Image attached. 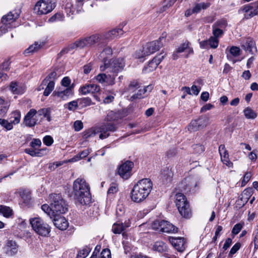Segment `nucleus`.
<instances>
[{
	"mask_svg": "<svg viewBox=\"0 0 258 258\" xmlns=\"http://www.w3.org/2000/svg\"><path fill=\"white\" fill-rule=\"evenodd\" d=\"M152 187V182L150 179L144 178L139 180L132 190V200L137 203L144 201L148 197Z\"/></svg>",
	"mask_w": 258,
	"mask_h": 258,
	"instance_id": "1",
	"label": "nucleus"
},
{
	"mask_svg": "<svg viewBox=\"0 0 258 258\" xmlns=\"http://www.w3.org/2000/svg\"><path fill=\"white\" fill-rule=\"evenodd\" d=\"M73 193L75 198L81 204L87 205L90 203V187L84 179L79 178L74 181Z\"/></svg>",
	"mask_w": 258,
	"mask_h": 258,
	"instance_id": "2",
	"label": "nucleus"
},
{
	"mask_svg": "<svg viewBox=\"0 0 258 258\" xmlns=\"http://www.w3.org/2000/svg\"><path fill=\"white\" fill-rule=\"evenodd\" d=\"M96 44L99 47L104 45V42L102 40V34H95L84 37L76 41L75 43L72 44L70 47L72 49L77 48H83L85 47H92Z\"/></svg>",
	"mask_w": 258,
	"mask_h": 258,
	"instance_id": "3",
	"label": "nucleus"
},
{
	"mask_svg": "<svg viewBox=\"0 0 258 258\" xmlns=\"http://www.w3.org/2000/svg\"><path fill=\"white\" fill-rule=\"evenodd\" d=\"M166 36V33L164 32L162 34V35L160 37L159 40L147 43L145 46H144L142 50H139L136 52V57L139 58H143L158 50L165 43V38Z\"/></svg>",
	"mask_w": 258,
	"mask_h": 258,
	"instance_id": "4",
	"label": "nucleus"
},
{
	"mask_svg": "<svg viewBox=\"0 0 258 258\" xmlns=\"http://www.w3.org/2000/svg\"><path fill=\"white\" fill-rule=\"evenodd\" d=\"M115 130V127L113 124L111 123H104L99 127H95L85 131L83 133V138L87 139L100 133L99 138L104 139L109 136V134L107 133L108 132H114Z\"/></svg>",
	"mask_w": 258,
	"mask_h": 258,
	"instance_id": "5",
	"label": "nucleus"
},
{
	"mask_svg": "<svg viewBox=\"0 0 258 258\" xmlns=\"http://www.w3.org/2000/svg\"><path fill=\"white\" fill-rule=\"evenodd\" d=\"M50 200L53 216L63 214L68 211V205L60 194H51Z\"/></svg>",
	"mask_w": 258,
	"mask_h": 258,
	"instance_id": "6",
	"label": "nucleus"
},
{
	"mask_svg": "<svg viewBox=\"0 0 258 258\" xmlns=\"http://www.w3.org/2000/svg\"><path fill=\"white\" fill-rule=\"evenodd\" d=\"M175 203L180 215L186 218H189L191 212L185 197L181 193L176 194Z\"/></svg>",
	"mask_w": 258,
	"mask_h": 258,
	"instance_id": "7",
	"label": "nucleus"
},
{
	"mask_svg": "<svg viewBox=\"0 0 258 258\" xmlns=\"http://www.w3.org/2000/svg\"><path fill=\"white\" fill-rule=\"evenodd\" d=\"M56 6L55 0H40L35 5L34 11L39 15L51 12Z\"/></svg>",
	"mask_w": 258,
	"mask_h": 258,
	"instance_id": "8",
	"label": "nucleus"
},
{
	"mask_svg": "<svg viewBox=\"0 0 258 258\" xmlns=\"http://www.w3.org/2000/svg\"><path fill=\"white\" fill-rule=\"evenodd\" d=\"M30 223L33 230L41 236H46L50 231L49 225L39 217L30 219Z\"/></svg>",
	"mask_w": 258,
	"mask_h": 258,
	"instance_id": "9",
	"label": "nucleus"
},
{
	"mask_svg": "<svg viewBox=\"0 0 258 258\" xmlns=\"http://www.w3.org/2000/svg\"><path fill=\"white\" fill-rule=\"evenodd\" d=\"M124 66L125 64L123 58H114L108 62L105 61L104 68H103L102 67H101V69L102 71L108 69L109 72L117 74L123 70Z\"/></svg>",
	"mask_w": 258,
	"mask_h": 258,
	"instance_id": "10",
	"label": "nucleus"
},
{
	"mask_svg": "<svg viewBox=\"0 0 258 258\" xmlns=\"http://www.w3.org/2000/svg\"><path fill=\"white\" fill-rule=\"evenodd\" d=\"M153 229L159 232L176 233L178 228L170 222L164 220H156L152 224Z\"/></svg>",
	"mask_w": 258,
	"mask_h": 258,
	"instance_id": "11",
	"label": "nucleus"
},
{
	"mask_svg": "<svg viewBox=\"0 0 258 258\" xmlns=\"http://www.w3.org/2000/svg\"><path fill=\"white\" fill-rule=\"evenodd\" d=\"M19 11L14 10L11 11L7 15L4 16L2 18V23L8 25L9 27H15L16 25L14 23L19 17Z\"/></svg>",
	"mask_w": 258,
	"mask_h": 258,
	"instance_id": "12",
	"label": "nucleus"
},
{
	"mask_svg": "<svg viewBox=\"0 0 258 258\" xmlns=\"http://www.w3.org/2000/svg\"><path fill=\"white\" fill-rule=\"evenodd\" d=\"M165 54L163 53L156 55L151 61H150L147 66H145L143 70V72L145 74L149 73L154 71L164 58Z\"/></svg>",
	"mask_w": 258,
	"mask_h": 258,
	"instance_id": "13",
	"label": "nucleus"
},
{
	"mask_svg": "<svg viewBox=\"0 0 258 258\" xmlns=\"http://www.w3.org/2000/svg\"><path fill=\"white\" fill-rule=\"evenodd\" d=\"M133 166L134 163L129 161L122 164L118 170V173L120 177L125 179H128L131 175V170Z\"/></svg>",
	"mask_w": 258,
	"mask_h": 258,
	"instance_id": "14",
	"label": "nucleus"
},
{
	"mask_svg": "<svg viewBox=\"0 0 258 258\" xmlns=\"http://www.w3.org/2000/svg\"><path fill=\"white\" fill-rule=\"evenodd\" d=\"M37 111L35 109H31L26 114L23 120V123L28 127H33L36 124L38 119L36 118Z\"/></svg>",
	"mask_w": 258,
	"mask_h": 258,
	"instance_id": "15",
	"label": "nucleus"
},
{
	"mask_svg": "<svg viewBox=\"0 0 258 258\" xmlns=\"http://www.w3.org/2000/svg\"><path fill=\"white\" fill-rule=\"evenodd\" d=\"M242 10L244 13V17L246 19L258 15V9L253 3L244 6Z\"/></svg>",
	"mask_w": 258,
	"mask_h": 258,
	"instance_id": "16",
	"label": "nucleus"
},
{
	"mask_svg": "<svg viewBox=\"0 0 258 258\" xmlns=\"http://www.w3.org/2000/svg\"><path fill=\"white\" fill-rule=\"evenodd\" d=\"M53 222L54 226L60 230H66L69 226V222L67 219L59 214L53 216Z\"/></svg>",
	"mask_w": 258,
	"mask_h": 258,
	"instance_id": "17",
	"label": "nucleus"
},
{
	"mask_svg": "<svg viewBox=\"0 0 258 258\" xmlns=\"http://www.w3.org/2000/svg\"><path fill=\"white\" fill-rule=\"evenodd\" d=\"M100 87L99 85L95 84H86L81 86L79 91L83 95H86L89 93L94 94L99 92Z\"/></svg>",
	"mask_w": 258,
	"mask_h": 258,
	"instance_id": "18",
	"label": "nucleus"
},
{
	"mask_svg": "<svg viewBox=\"0 0 258 258\" xmlns=\"http://www.w3.org/2000/svg\"><path fill=\"white\" fill-rule=\"evenodd\" d=\"M73 94L72 89L70 87H68L65 89L59 88L58 90H55L52 95L57 97L62 100H66Z\"/></svg>",
	"mask_w": 258,
	"mask_h": 258,
	"instance_id": "19",
	"label": "nucleus"
},
{
	"mask_svg": "<svg viewBox=\"0 0 258 258\" xmlns=\"http://www.w3.org/2000/svg\"><path fill=\"white\" fill-rule=\"evenodd\" d=\"M169 241L172 245L179 252H182L184 249L185 241L182 237H170Z\"/></svg>",
	"mask_w": 258,
	"mask_h": 258,
	"instance_id": "20",
	"label": "nucleus"
},
{
	"mask_svg": "<svg viewBox=\"0 0 258 258\" xmlns=\"http://www.w3.org/2000/svg\"><path fill=\"white\" fill-rule=\"evenodd\" d=\"M130 220L125 221L123 223L122 221H117L114 223L112 227V231L115 234H120L124 231L126 228L130 226Z\"/></svg>",
	"mask_w": 258,
	"mask_h": 258,
	"instance_id": "21",
	"label": "nucleus"
},
{
	"mask_svg": "<svg viewBox=\"0 0 258 258\" xmlns=\"http://www.w3.org/2000/svg\"><path fill=\"white\" fill-rule=\"evenodd\" d=\"M122 34L123 31L121 29L115 28L102 34V40L103 42L104 40H110L117 38Z\"/></svg>",
	"mask_w": 258,
	"mask_h": 258,
	"instance_id": "22",
	"label": "nucleus"
},
{
	"mask_svg": "<svg viewBox=\"0 0 258 258\" xmlns=\"http://www.w3.org/2000/svg\"><path fill=\"white\" fill-rule=\"evenodd\" d=\"M219 151L221 156V159L222 162L229 167H232L233 165V163L229 160L228 153L225 150L224 145H221L219 146Z\"/></svg>",
	"mask_w": 258,
	"mask_h": 258,
	"instance_id": "23",
	"label": "nucleus"
},
{
	"mask_svg": "<svg viewBox=\"0 0 258 258\" xmlns=\"http://www.w3.org/2000/svg\"><path fill=\"white\" fill-rule=\"evenodd\" d=\"M173 176V172L169 167H165L161 173V179L164 184H167L170 182Z\"/></svg>",
	"mask_w": 258,
	"mask_h": 258,
	"instance_id": "24",
	"label": "nucleus"
},
{
	"mask_svg": "<svg viewBox=\"0 0 258 258\" xmlns=\"http://www.w3.org/2000/svg\"><path fill=\"white\" fill-rule=\"evenodd\" d=\"M184 51L188 53L186 55V57L188 56L189 54L193 53L192 49L189 46L188 42L183 43L178 47L176 51L173 54V59H176L178 58V56L176 55V53L183 52Z\"/></svg>",
	"mask_w": 258,
	"mask_h": 258,
	"instance_id": "25",
	"label": "nucleus"
},
{
	"mask_svg": "<svg viewBox=\"0 0 258 258\" xmlns=\"http://www.w3.org/2000/svg\"><path fill=\"white\" fill-rule=\"evenodd\" d=\"M10 90L14 94H22L25 91V87L15 82H12L10 85Z\"/></svg>",
	"mask_w": 258,
	"mask_h": 258,
	"instance_id": "26",
	"label": "nucleus"
},
{
	"mask_svg": "<svg viewBox=\"0 0 258 258\" xmlns=\"http://www.w3.org/2000/svg\"><path fill=\"white\" fill-rule=\"evenodd\" d=\"M242 46L246 51H248L251 54L256 51L255 43L250 38L246 39Z\"/></svg>",
	"mask_w": 258,
	"mask_h": 258,
	"instance_id": "27",
	"label": "nucleus"
},
{
	"mask_svg": "<svg viewBox=\"0 0 258 258\" xmlns=\"http://www.w3.org/2000/svg\"><path fill=\"white\" fill-rule=\"evenodd\" d=\"M5 249L6 252L10 255L15 254L17 252V245L15 241L8 240L5 245Z\"/></svg>",
	"mask_w": 258,
	"mask_h": 258,
	"instance_id": "28",
	"label": "nucleus"
},
{
	"mask_svg": "<svg viewBox=\"0 0 258 258\" xmlns=\"http://www.w3.org/2000/svg\"><path fill=\"white\" fill-rule=\"evenodd\" d=\"M21 117V112L19 111L16 110L12 112L9 115L8 118L12 125H15L20 123Z\"/></svg>",
	"mask_w": 258,
	"mask_h": 258,
	"instance_id": "29",
	"label": "nucleus"
},
{
	"mask_svg": "<svg viewBox=\"0 0 258 258\" xmlns=\"http://www.w3.org/2000/svg\"><path fill=\"white\" fill-rule=\"evenodd\" d=\"M78 5L76 8L74 6L71 0H67L65 5V10L67 14L71 16V15H74L76 13H79L77 11Z\"/></svg>",
	"mask_w": 258,
	"mask_h": 258,
	"instance_id": "30",
	"label": "nucleus"
},
{
	"mask_svg": "<svg viewBox=\"0 0 258 258\" xmlns=\"http://www.w3.org/2000/svg\"><path fill=\"white\" fill-rule=\"evenodd\" d=\"M148 89H149L150 91L152 89V87L150 86H147L145 87L143 89H140L137 93L133 95L131 98L130 100L131 101H134L136 99H140L144 97V95L147 92Z\"/></svg>",
	"mask_w": 258,
	"mask_h": 258,
	"instance_id": "31",
	"label": "nucleus"
},
{
	"mask_svg": "<svg viewBox=\"0 0 258 258\" xmlns=\"http://www.w3.org/2000/svg\"><path fill=\"white\" fill-rule=\"evenodd\" d=\"M230 53L231 55H227L228 58L232 61L233 63H235L237 61H240V60H236L233 58L232 56L237 57L240 55L241 50L238 47L232 46L230 49Z\"/></svg>",
	"mask_w": 258,
	"mask_h": 258,
	"instance_id": "32",
	"label": "nucleus"
},
{
	"mask_svg": "<svg viewBox=\"0 0 258 258\" xmlns=\"http://www.w3.org/2000/svg\"><path fill=\"white\" fill-rule=\"evenodd\" d=\"M152 249L159 252H164L167 251V247L163 242L157 241L153 245Z\"/></svg>",
	"mask_w": 258,
	"mask_h": 258,
	"instance_id": "33",
	"label": "nucleus"
},
{
	"mask_svg": "<svg viewBox=\"0 0 258 258\" xmlns=\"http://www.w3.org/2000/svg\"><path fill=\"white\" fill-rule=\"evenodd\" d=\"M112 51L110 47L106 46L103 50L102 51L100 54V57L102 59L104 63L105 64V61L107 62V59L111 56Z\"/></svg>",
	"mask_w": 258,
	"mask_h": 258,
	"instance_id": "34",
	"label": "nucleus"
},
{
	"mask_svg": "<svg viewBox=\"0 0 258 258\" xmlns=\"http://www.w3.org/2000/svg\"><path fill=\"white\" fill-rule=\"evenodd\" d=\"M43 45L44 43L43 42L39 43L38 42H36L34 44L30 46L29 48L25 50V53H29L37 51Z\"/></svg>",
	"mask_w": 258,
	"mask_h": 258,
	"instance_id": "35",
	"label": "nucleus"
},
{
	"mask_svg": "<svg viewBox=\"0 0 258 258\" xmlns=\"http://www.w3.org/2000/svg\"><path fill=\"white\" fill-rule=\"evenodd\" d=\"M46 149H37V148L26 149L25 152L33 157L41 156V152L46 151Z\"/></svg>",
	"mask_w": 258,
	"mask_h": 258,
	"instance_id": "36",
	"label": "nucleus"
},
{
	"mask_svg": "<svg viewBox=\"0 0 258 258\" xmlns=\"http://www.w3.org/2000/svg\"><path fill=\"white\" fill-rule=\"evenodd\" d=\"M200 128L205 127L208 123L209 117L206 115H202L196 119Z\"/></svg>",
	"mask_w": 258,
	"mask_h": 258,
	"instance_id": "37",
	"label": "nucleus"
},
{
	"mask_svg": "<svg viewBox=\"0 0 258 258\" xmlns=\"http://www.w3.org/2000/svg\"><path fill=\"white\" fill-rule=\"evenodd\" d=\"M139 83L137 81H133L130 83L128 87L125 89L124 92L133 93L136 89H139Z\"/></svg>",
	"mask_w": 258,
	"mask_h": 258,
	"instance_id": "38",
	"label": "nucleus"
},
{
	"mask_svg": "<svg viewBox=\"0 0 258 258\" xmlns=\"http://www.w3.org/2000/svg\"><path fill=\"white\" fill-rule=\"evenodd\" d=\"M0 213L6 217H9L12 215L13 211L9 207L1 205L0 206Z\"/></svg>",
	"mask_w": 258,
	"mask_h": 258,
	"instance_id": "39",
	"label": "nucleus"
},
{
	"mask_svg": "<svg viewBox=\"0 0 258 258\" xmlns=\"http://www.w3.org/2000/svg\"><path fill=\"white\" fill-rule=\"evenodd\" d=\"M79 105L81 107H85L91 105L92 103V100L89 97H84L82 98L78 99Z\"/></svg>",
	"mask_w": 258,
	"mask_h": 258,
	"instance_id": "40",
	"label": "nucleus"
},
{
	"mask_svg": "<svg viewBox=\"0 0 258 258\" xmlns=\"http://www.w3.org/2000/svg\"><path fill=\"white\" fill-rule=\"evenodd\" d=\"M0 125L4 128H5L7 131H11L13 128V126L12 125L11 122L9 120V119H5L4 118H0Z\"/></svg>",
	"mask_w": 258,
	"mask_h": 258,
	"instance_id": "41",
	"label": "nucleus"
},
{
	"mask_svg": "<svg viewBox=\"0 0 258 258\" xmlns=\"http://www.w3.org/2000/svg\"><path fill=\"white\" fill-rule=\"evenodd\" d=\"M47 86L43 92V95L48 96L53 91L54 88V82L53 80H50L49 82L46 83Z\"/></svg>",
	"mask_w": 258,
	"mask_h": 258,
	"instance_id": "42",
	"label": "nucleus"
},
{
	"mask_svg": "<svg viewBox=\"0 0 258 258\" xmlns=\"http://www.w3.org/2000/svg\"><path fill=\"white\" fill-rule=\"evenodd\" d=\"M209 7V4L208 3H202L196 5L194 8L192 9V12L195 13H198L202 9H206Z\"/></svg>",
	"mask_w": 258,
	"mask_h": 258,
	"instance_id": "43",
	"label": "nucleus"
},
{
	"mask_svg": "<svg viewBox=\"0 0 258 258\" xmlns=\"http://www.w3.org/2000/svg\"><path fill=\"white\" fill-rule=\"evenodd\" d=\"M20 196L22 199L23 200L24 202L25 203H28L31 199V194L28 190H23L20 192Z\"/></svg>",
	"mask_w": 258,
	"mask_h": 258,
	"instance_id": "44",
	"label": "nucleus"
},
{
	"mask_svg": "<svg viewBox=\"0 0 258 258\" xmlns=\"http://www.w3.org/2000/svg\"><path fill=\"white\" fill-rule=\"evenodd\" d=\"M79 106L78 101L74 100L64 104V107H68V109L71 111H74Z\"/></svg>",
	"mask_w": 258,
	"mask_h": 258,
	"instance_id": "45",
	"label": "nucleus"
},
{
	"mask_svg": "<svg viewBox=\"0 0 258 258\" xmlns=\"http://www.w3.org/2000/svg\"><path fill=\"white\" fill-rule=\"evenodd\" d=\"M244 115L247 118H254L256 116V113L250 108L247 107L244 110Z\"/></svg>",
	"mask_w": 258,
	"mask_h": 258,
	"instance_id": "46",
	"label": "nucleus"
},
{
	"mask_svg": "<svg viewBox=\"0 0 258 258\" xmlns=\"http://www.w3.org/2000/svg\"><path fill=\"white\" fill-rule=\"evenodd\" d=\"M90 153V150L89 149H86L81 153L76 156L74 158H73V160L75 161L79 160L80 159H83L86 157H87Z\"/></svg>",
	"mask_w": 258,
	"mask_h": 258,
	"instance_id": "47",
	"label": "nucleus"
},
{
	"mask_svg": "<svg viewBox=\"0 0 258 258\" xmlns=\"http://www.w3.org/2000/svg\"><path fill=\"white\" fill-rule=\"evenodd\" d=\"M200 128L196 119L192 120L188 126V130L190 132H196Z\"/></svg>",
	"mask_w": 258,
	"mask_h": 258,
	"instance_id": "48",
	"label": "nucleus"
},
{
	"mask_svg": "<svg viewBox=\"0 0 258 258\" xmlns=\"http://www.w3.org/2000/svg\"><path fill=\"white\" fill-rule=\"evenodd\" d=\"M116 75H106L105 84L107 85H113L115 83V79Z\"/></svg>",
	"mask_w": 258,
	"mask_h": 258,
	"instance_id": "49",
	"label": "nucleus"
},
{
	"mask_svg": "<svg viewBox=\"0 0 258 258\" xmlns=\"http://www.w3.org/2000/svg\"><path fill=\"white\" fill-rule=\"evenodd\" d=\"M57 77V74L55 72L53 71L51 72L47 77L43 80V84L46 85V83L49 82L50 80H53V81Z\"/></svg>",
	"mask_w": 258,
	"mask_h": 258,
	"instance_id": "50",
	"label": "nucleus"
},
{
	"mask_svg": "<svg viewBox=\"0 0 258 258\" xmlns=\"http://www.w3.org/2000/svg\"><path fill=\"white\" fill-rule=\"evenodd\" d=\"M209 44L210 47L212 48H216L219 44V41L218 38L211 36L209 39Z\"/></svg>",
	"mask_w": 258,
	"mask_h": 258,
	"instance_id": "51",
	"label": "nucleus"
},
{
	"mask_svg": "<svg viewBox=\"0 0 258 258\" xmlns=\"http://www.w3.org/2000/svg\"><path fill=\"white\" fill-rule=\"evenodd\" d=\"M214 28L223 29L227 26V22L225 20H221L216 22L213 25Z\"/></svg>",
	"mask_w": 258,
	"mask_h": 258,
	"instance_id": "52",
	"label": "nucleus"
},
{
	"mask_svg": "<svg viewBox=\"0 0 258 258\" xmlns=\"http://www.w3.org/2000/svg\"><path fill=\"white\" fill-rule=\"evenodd\" d=\"M41 209L48 215L50 216L51 218H52V210H51V206L49 207L47 204H44L41 206Z\"/></svg>",
	"mask_w": 258,
	"mask_h": 258,
	"instance_id": "53",
	"label": "nucleus"
},
{
	"mask_svg": "<svg viewBox=\"0 0 258 258\" xmlns=\"http://www.w3.org/2000/svg\"><path fill=\"white\" fill-rule=\"evenodd\" d=\"M96 81L101 84H105L106 74L101 73L95 77Z\"/></svg>",
	"mask_w": 258,
	"mask_h": 258,
	"instance_id": "54",
	"label": "nucleus"
},
{
	"mask_svg": "<svg viewBox=\"0 0 258 258\" xmlns=\"http://www.w3.org/2000/svg\"><path fill=\"white\" fill-rule=\"evenodd\" d=\"M194 152L197 154H200L203 153L205 150V148L203 146L197 144L192 146Z\"/></svg>",
	"mask_w": 258,
	"mask_h": 258,
	"instance_id": "55",
	"label": "nucleus"
},
{
	"mask_svg": "<svg viewBox=\"0 0 258 258\" xmlns=\"http://www.w3.org/2000/svg\"><path fill=\"white\" fill-rule=\"evenodd\" d=\"M243 224L241 223H238L235 225L232 229V233L234 234H237L242 229Z\"/></svg>",
	"mask_w": 258,
	"mask_h": 258,
	"instance_id": "56",
	"label": "nucleus"
},
{
	"mask_svg": "<svg viewBox=\"0 0 258 258\" xmlns=\"http://www.w3.org/2000/svg\"><path fill=\"white\" fill-rule=\"evenodd\" d=\"M43 142L45 145L50 146L53 143V139L50 136H46L43 138Z\"/></svg>",
	"mask_w": 258,
	"mask_h": 258,
	"instance_id": "57",
	"label": "nucleus"
},
{
	"mask_svg": "<svg viewBox=\"0 0 258 258\" xmlns=\"http://www.w3.org/2000/svg\"><path fill=\"white\" fill-rule=\"evenodd\" d=\"M118 186L115 183H112L107 191L108 194H114L117 191Z\"/></svg>",
	"mask_w": 258,
	"mask_h": 258,
	"instance_id": "58",
	"label": "nucleus"
},
{
	"mask_svg": "<svg viewBox=\"0 0 258 258\" xmlns=\"http://www.w3.org/2000/svg\"><path fill=\"white\" fill-rule=\"evenodd\" d=\"M99 258H111L110 250L109 249H104L102 251Z\"/></svg>",
	"mask_w": 258,
	"mask_h": 258,
	"instance_id": "59",
	"label": "nucleus"
},
{
	"mask_svg": "<svg viewBox=\"0 0 258 258\" xmlns=\"http://www.w3.org/2000/svg\"><path fill=\"white\" fill-rule=\"evenodd\" d=\"M251 172H247L245 173V174L243 177V180H242V182H241L242 186H244L248 182V181L250 180V179L251 178Z\"/></svg>",
	"mask_w": 258,
	"mask_h": 258,
	"instance_id": "60",
	"label": "nucleus"
},
{
	"mask_svg": "<svg viewBox=\"0 0 258 258\" xmlns=\"http://www.w3.org/2000/svg\"><path fill=\"white\" fill-rule=\"evenodd\" d=\"M213 29V34L214 35V37L218 38V37L221 36L223 34V30L222 29L214 28L213 26H212Z\"/></svg>",
	"mask_w": 258,
	"mask_h": 258,
	"instance_id": "61",
	"label": "nucleus"
},
{
	"mask_svg": "<svg viewBox=\"0 0 258 258\" xmlns=\"http://www.w3.org/2000/svg\"><path fill=\"white\" fill-rule=\"evenodd\" d=\"M83 124L81 120H76L74 122V127L76 131L79 132L83 128Z\"/></svg>",
	"mask_w": 258,
	"mask_h": 258,
	"instance_id": "62",
	"label": "nucleus"
},
{
	"mask_svg": "<svg viewBox=\"0 0 258 258\" xmlns=\"http://www.w3.org/2000/svg\"><path fill=\"white\" fill-rule=\"evenodd\" d=\"M115 94L107 95L104 97L103 102L105 104H108L112 102L114 99Z\"/></svg>",
	"mask_w": 258,
	"mask_h": 258,
	"instance_id": "63",
	"label": "nucleus"
},
{
	"mask_svg": "<svg viewBox=\"0 0 258 258\" xmlns=\"http://www.w3.org/2000/svg\"><path fill=\"white\" fill-rule=\"evenodd\" d=\"M89 253V251L86 249L80 250L77 254L76 258H85Z\"/></svg>",
	"mask_w": 258,
	"mask_h": 258,
	"instance_id": "64",
	"label": "nucleus"
}]
</instances>
